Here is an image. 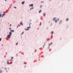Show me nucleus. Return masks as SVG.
<instances>
[{
    "mask_svg": "<svg viewBox=\"0 0 73 73\" xmlns=\"http://www.w3.org/2000/svg\"><path fill=\"white\" fill-rule=\"evenodd\" d=\"M31 24V23H30V24H29V26H30Z\"/></svg>",
    "mask_w": 73,
    "mask_h": 73,
    "instance_id": "cd10ccee",
    "label": "nucleus"
},
{
    "mask_svg": "<svg viewBox=\"0 0 73 73\" xmlns=\"http://www.w3.org/2000/svg\"><path fill=\"white\" fill-rule=\"evenodd\" d=\"M44 46H45V44H44V45L43 46V48H44Z\"/></svg>",
    "mask_w": 73,
    "mask_h": 73,
    "instance_id": "6ab92c4d",
    "label": "nucleus"
},
{
    "mask_svg": "<svg viewBox=\"0 0 73 73\" xmlns=\"http://www.w3.org/2000/svg\"><path fill=\"white\" fill-rule=\"evenodd\" d=\"M12 59H11V60H10V61H12Z\"/></svg>",
    "mask_w": 73,
    "mask_h": 73,
    "instance_id": "c85d7f7f",
    "label": "nucleus"
},
{
    "mask_svg": "<svg viewBox=\"0 0 73 73\" xmlns=\"http://www.w3.org/2000/svg\"><path fill=\"white\" fill-rule=\"evenodd\" d=\"M45 14H44V16H45Z\"/></svg>",
    "mask_w": 73,
    "mask_h": 73,
    "instance_id": "f704fd0d",
    "label": "nucleus"
},
{
    "mask_svg": "<svg viewBox=\"0 0 73 73\" xmlns=\"http://www.w3.org/2000/svg\"><path fill=\"white\" fill-rule=\"evenodd\" d=\"M56 19V18H53V20H55Z\"/></svg>",
    "mask_w": 73,
    "mask_h": 73,
    "instance_id": "1a4fd4ad",
    "label": "nucleus"
},
{
    "mask_svg": "<svg viewBox=\"0 0 73 73\" xmlns=\"http://www.w3.org/2000/svg\"><path fill=\"white\" fill-rule=\"evenodd\" d=\"M8 61L7 62V64H8L9 63V61H8V60H7Z\"/></svg>",
    "mask_w": 73,
    "mask_h": 73,
    "instance_id": "f3484780",
    "label": "nucleus"
},
{
    "mask_svg": "<svg viewBox=\"0 0 73 73\" xmlns=\"http://www.w3.org/2000/svg\"><path fill=\"white\" fill-rule=\"evenodd\" d=\"M68 20H69V19L68 18H67L66 19V21H68Z\"/></svg>",
    "mask_w": 73,
    "mask_h": 73,
    "instance_id": "9b49d317",
    "label": "nucleus"
},
{
    "mask_svg": "<svg viewBox=\"0 0 73 73\" xmlns=\"http://www.w3.org/2000/svg\"><path fill=\"white\" fill-rule=\"evenodd\" d=\"M62 23V21H60V24L61 23Z\"/></svg>",
    "mask_w": 73,
    "mask_h": 73,
    "instance_id": "f8f14e48",
    "label": "nucleus"
},
{
    "mask_svg": "<svg viewBox=\"0 0 73 73\" xmlns=\"http://www.w3.org/2000/svg\"><path fill=\"white\" fill-rule=\"evenodd\" d=\"M29 6L30 7L31 6V7H33V4H31V5H30Z\"/></svg>",
    "mask_w": 73,
    "mask_h": 73,
    "instance_id": "7ed1b4c3",
    "label": "nucleus"
},
{
    "mask_svg": "<svg viewBox=\"0 0 73 73\" xmlns=\"http://www.w3.org/2000/svg\"><path fill=\"white\" fill-rule=\"evenodd\" d=\"M17 44H18V42H17V44H16V45H17Z\"/></svg>",
    "mask_w": 73,
    "mask_h": 73,
    "instance_id": "b1692460",
    "label": "nucleus"
},
{
    "mask_svg": "<svg viewBox=\"0 0 73 73\" xmlns=\"http://www.w3.org/2000/svg\"><path fill=\"white\" fill-rule=\"evenodd\" d=\"M12 35V33L11 32V31L9 33V35H8L7 36V37H9V38H11V36Z\"/></svg>",
    "mask_w": 73,
    "mask_h": 73,
    "instance_id": "f257e3e1",
    "label": "nucleus"
},
{
    "mask_svg": "<svg viewBox=\"0 0 73 73\" xmlns=\"http://www.w3.org/2000/svg\"><path fill=\"white\" fill-rule=\"evenodd\" d=\"M17 28H18V26H17Z\"/></svg>",
    "mask_w": 73,
    "mask_h": 73,
    "instance_id": "72a5a7b5",
    "label": "nucleus"
},
{
    "mask_svg": "<svg viewBox=\"0 0 73 73\" xmlns=\"http://www.w3.org/2000/svg\"><path fill=\"white\" fill-rule=\"evenodd\" d=\"M6 72H8V71H7V70H6Z\"/></svg>",
    "mask_w": 73,
    "mask_h": 73,
    "instance_id": "473e14b6",
    "label": "nucleus"
},
{
    "mask_svg": "<svg viewBox=\"0 0 73 73\" xmlns=\"http://www.w3.org/2000/svg\"><path fill=\"white\" fill-rule=\"evenodd\" d=\"M11 32H14V30H11Z\"/></svg>",
    "mask_w": 73,
    "mask_h": 73,
    "instance_id": "0eeeda50",
    "label": "nucleus"
},
{
    "mask_svg": "<svg viewBox=\"0 0 73 73\" xmlns=\"http://www.w3.org/2000/svg\"><path fill=\"white\" fill-rule=\"evenodd\" d=\"M27 29H25V30H26V31H28V30H29V29L28 28H31V27H28L27 28Z\"/></svg>",
    "mask_w": 73,
    "mask_h": 73,
    "instance_id": "f03ea898",
    "label": "nucleus"
},
{
    "mask_svg": "<svg viewBox=\"0 0 73 73\" xmlns=\"http://www.w3.org/2000/svg\"><path fill=\"white\" fill-rule=\"evenodd\" d=\"M40 8H41V7H42V6H40Z\"/></svg>",
    "mask_w": 73,
    "mask_h": 73,
    "instance_id": "4be33fe9",
    "label": "nucleus"
},
{
    "mask_svg": "<svg viewBox=\"0 0 73 73\" xmlns=\"http://www.w3.org/2000/svg\"><path fill=\"white\" fill-rule=\"evenodd\" d=\"M5 0V1H7V0Z\"/></svg>",
    "mask_w": 73,
    "mask_h": 73,
    "instance_id": "c9c22d12",
    "label": "nucleus"
},
{
    "mask_svg": "<svg viewBox=\"0 0 73 73\" xmlns=\"http://www.w3.org/2000/svg\"><path fill=\"white\" fill-rule=\"evenodd\" d=\"M42 2H43L42 1L41 2V3H42Z\"/></svg>",
    "mask_w": 73,
    "mask_h": 73,
    "instance_id": "2f4dec72",
    "label": "nucleus"
},
{
    "mask_svg": "<svg viewBox=\"0 0 73 73\" xmlns=\"http://www.w3.org/2000/svg\"><path fill=\"white\" fill-rule=\"evenodd\" d=\"M20 25H23V24L22 23V22H21L20 23Z\"/></svg>",
    "mask_w": 73,
    "mask_h": 73,
    "instance_id": "423d86ee",
    "label": "nucleus"
},
{
    "mask_svg": "<svg viewBox=\"0 0 73 73\" xmlns=\"http://www.w3.org/2000/svg\"><path fill=\"white\" fill-rule=\"evenodd\" d=\"M49 39L48 38V39H47V41H49Z\"/></svg>",
    "mask_w": 73,
    "mask_h": 73,
    "instance_id": "dca6fc26",
    "label": "nucleus"
},
{
    "mask_svg": "<svg viewBox=\"0 0 73 73\" xmlns=\"http://www.w3.org/2000/svg\"><path fill=\"white\" fill-rule=\"evenodd\" d=\"M11 58H12H12H13V57H11Z\"/></svg>",
    "mask_w": 73,
    "mask_h": 73,
    "instance_id": "a878e982",
    "label": "nucleus"
},
{
    "mask_svg": "<svg viewBox=\"0 0 73 73\" xmlns=\"http://www.w3.org/2000/svg\"><path fill=\"white\" fill-rule=\"evenodd\" d=\"M59 21V19H57V20H56L55 21V23H57V21Z\"/></svg>",
    "mask_w": 73,
    "mask_h": 73,
    "instance_id": "39448f33",
    "label": "nucleus"
},
{
    "mask_svg": "<svg viewBox=\"0 0 73 73\" xmlns=\"http://www.w3.org/2000/svg\"><path fill=\"white\" fill-rule=\"evenodd\" d=\"M5 69L6 70V69H7V68H5Z\"/></svg>",
    "mask_w": 73,
    "mask_h": 73,
    "instance_id": "7c9ffc66",
    "label": "nucleus"
},
{
    "mask_svg": "<svg viewBox=\"0 0 73 73\" xmlns=\"http://www.w3.org/2000/svg\"><path fill=\"white\" fill-rule=\"evenodd\" d=\"M9 29H10V30H11V28H9Z\"/></svg>",
    "mask_w": 73,
    "mask_h": 73,
    "instance_id": "bb28decb",
    "label": "nucleus"
},
{
    "mask_svg": "<svg viewBox=\"0 0 73 73\" xmlns=\"http://www.w3.org/2000/svg\"><path fill=\"white\" fill-rule=\"evenodd\" d=\"M1 72H2V71H1L0 72V73H1Z\"/></svg>",
    "mask_w": 73,
    "mask_h": 73,
    "instance_id": "393cba45",
    "label": "nucleus"
},
{
    "mask_svg": "<svg viewBox=\"0 0 73 73\" xmlns=\"http://www.w3.org/2000/svg\"><path fill=\"white\" fill-rule=\"evenodd\" d=\"M51 33L52 34H53V32H51Z\"/></svg>",
    "mask_w": 73,
    "mask_h": 73,
    "instance_id": "aec40b11",
    "label": "nucleus"
},
{
    "mask_svg": "<svg viewBox=\"0 0 73 73\" xmlns=\"http://www.w3.org/2000/svg\"><path fill=\"white\" fill-rule=\"evenodd\" d=\"M23 33H24V32H23L21 34V35H22V34H23Z\"/></svg>",
    "mask_w": 73,
    "mask_h": 73,
    "instance_id": "a211bd4d",
    "label": "nucleus"
},
{
    "mask_svg": "<svg viewBox=\"0 0 73 73\" xmlns=\"http://www.w3.org/2000/svg\"><path fill=\"white\" fill-rule=\"evenodd\" d=\"M1 40V38H0V41Z\"/></svg>",
    "mask_w": 73,
    "mask_h": 73,
    "instance_id": "5701e85b",
    "label": "nucleus"
},
{
    "mask_svg": "<svg viewBox=\"0 0 73 73\" xmlns=\"http://www.w3.org/2000/svg\"><path fill=\"white\" fill-rule=\"evenodd\" d=\"M5 15V14H3L2 15V17H4V15Z\"/></svg>",
    "mask_w": 73,
    "mask_h": 73,
    "instance_id": "20e7f679",
    "label": "nucleus"
},
{
    "mask_svg": "<svg viewBox=\"0 0 73 73\" xmlns=\"http://www.w3.org/2000/svg\"><path fill=\"white\" fill-rule=\"evenodd\" d=\"M41 12V10H40L39 12V13H40V12Z\"/></svg>",
    "mask_w": 73,
    "mask_h": 73,
    "instance_id": "2eb2a0df",
    "label": "nucleus"
},
{
    "mask_svg": "<svg viewBox=\"0 0 73 73\" xmlns=\"http://www.w3.org/2000/svg\"><path fill=\"white\" fill-rule=\"evenodd\" d=\"M52 44H53V43H51L50 44H49V46H50V45H52Z\"/></svg>",
    "mask_w": 73,
    "mask_h": 73,
    "instance_id": "9d476101",
    "label": "nucleus"
},
{
    "mask_svg": "<svg viewBox=\"0 0 73 73\" xmlns=\"http://www.w3.org/2000/svg\"><path fill=\"white\" fill-rule=\"evenodd\" d=\"M14 8H15L16 9V7H14Z\"/></svg>",
    "mask_w": 73,
    "mask_h": 73,
    "instance_id": "412c9836",
    "label": "nucleus"
},
{
    "mask_svg": "<svg viewBox=\"0 0 73 73\" xmlns=\"http://www.w3.org/2000/svg\"><path fill=\"white\" fill-rule=\"evenodd\" d=\"M32 9H33V7H32L31 8L30 10H31Z\"/></svg>",
    "mask_w": 73,
    "mask_h": 73,
    "instance_id": "ddd939ff",
    "label": "nucleus"
},
{
    "mask_svg": "<svg viewBox=\"0 0 73 73\" xmlns=\"http://www.w3.org/2000/svg\"><path fill=\"white\" fill-rule=\"evenodd\" d=\"M25 3V2L24 1L23 2H22V4H24V3Z\"/></svg>",
    "mask_w": 73,
    "mask_h": 73,
    "instance_id": "6e6552de",
    "label": "nucleus"
},
{
    "mask_svg": "<svg viewBox=\"0 0 73 73\" xmlns=\"http://www.w3.org/2000/svg\"><path fill=\"white\" fill-rule=\"evenodd\" d=\"M11 24H10V26L11 27Z\"/></svg>",
    "mask_w": 73,
    "mask_h": 73,
    "instance_id": "c756f323",
    "label": "nucleus"
},
{
    "mask_svg": "<svg viewBox=\"0 0 73 73\" xmlns=\"http://www.w3.org/2000/svg\"><path fill=\"white\" fill-rule=\"evenodd\" d=\"M0 17H1V15L0 13Z\"/></svg>",
    "mask_w": 73,
    "mask_h": 73,
    "instance_id": "4468645a",
    "label": "nucleus"
}]
</instances>
